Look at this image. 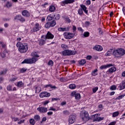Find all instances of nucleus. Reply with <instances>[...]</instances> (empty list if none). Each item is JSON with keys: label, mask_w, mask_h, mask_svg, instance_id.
<instances>
[{"label": "nucleus", "mask_w": 125, "mask_h": 125, "mask_svg": "<svg viewBox=\"0 0 125 125\" xmlns=\"http://www.w3.org/2000/svg\"><path fill=\"white\" fill-rule=\"evenodd\" d=\"M80 118L82 119L83 122H87V121L90 120V118L88 116V112L86 111L82 112L80 113Z\"/></svg>", "instance_id": "20e7f679"}, {"label": "nucleus", "mask_w": 125, "mask_h": 125, "mask_svg": "<svg viewBox=\"0 0 125 125\" xmlns=\"http://www.w3.org/2000/svg\"><path fill=\"white\" fill-rule=\"evenodd\" d=\"M63 36L65 39H66L67 40H71V39H73L74 38V36H76V33L65 32L63 33Z\"/></svg>", "instance_id": "39448f33"}, {"label": "nucleus", "mask_w": 125, "mask_h": 125, "mask_svg": "<svg viewBox=\"0 0 125 125\" xmlns=\"http://www.w3.org/2000/svg\"><path fill=\"white\" fill-rule=\"evenodd\" d=\"M119 88H120V90H123V89H125V80L122 81L120 85L118 86Z\"/></svg>", "instance_id": "4468645a"}, {"label": "nucleus", "mask_w": 125, "mask_h": 125, "mask_svg": "<svg viewBox=\"0 0 125 125\" xmlns=\"http://www.w3.org/2000/svg\"><path fill=\"white\" fill-rule=\"evenodd\" d=\"M113 54L115 58H121L125 54V50L123 48H119L114 51V49L109 50L105 54V56H111Z\"/></svg>", "instance_id": "f257e3e1"}, {"label": "nucleus", "mask_w": 125, "mask_h": 125, "mask_svg": "<svg viewBox=\"0 0 125 125\" xmlns=\"http://www.w3.org/2000/svg\"><path fill=\"white\" fill-rule=\"evenodd\" d=\"M37 110L40 113H46L47 112V108L44 107H39L37 108Z\"/></svg>", "instance_id": "ddd939ff"}, {"label": "nucleus", "mask_w": 125, "mask_h": 125, "mask_svg": "<svg viewBox=\"0 0 125 125\" xmlns=\"http://www.w3.org/2000/svg\"><path fill=\"white\" fill-rule=\"evenodd\" d=\"M32 64L31 62V59H25L21 62V64Z\"/></svg>", "instance_id": "aec40b11"}, {"label": "nucleus", "mask_w": 125, "mask_h": 125, "mask_svg": "<svg viewBox=\"0 0 125 125\" xmlns=\"http://www.w3.org/2000/svg\"><path fill=\"white\" fill-rule=\"evenodd\" d=\"M17 19L19 20V21H21V22H25V21H26L25 18L22 17L21 15L17 16Z\"/></svg>", "instance_id": "dca6fc26"}, {"label": "nucleus", "mask_w": 125, "mask_h": 125, "mask_svg": "<svg viewBox=\"0 0 125 125\" xmlns=\"http://www.w3.org/2000/svg\"><path fill=\"white\" fill-rule=\"evenodd\" d=\"M12 86L9 85L7 87V90H9V91H10V90H12Z\"/></svg>", "instance_id": "603ef678"}, {"label": "nucleus", "mask_w": 125, "mask_h": 125, "mask_svg": "<svg viewBox=\"0 0 125 125\" xmlns=\"http://www.w3.org/2000/svg\"><path fill=\"white\" fill-rule=\"evenodd\" d=\"M47 120V119L46 118V117H43L42 119V120L40 122V125H42V124H44V122H46Z\"/></svg>", "instance_id": "79ce46f5"}, {"label": "nucleus", "mask_w": 125, "mask_h": 125, "mask_svg": "<svg viewBox=\"0 0 125 125\" xmlns=\"http://www.w3.org/2000/svg\"><path fill=\"white\" fill-rule=\"evenodd\" d=\"M49 96H50V93L46 91H43L40 94V97H41V98H43V97H49Z\"/></svg>", "instance_id": "9d476101"}, {"label": "nucleus", "mask_w": 125, "mask_h": 125, "mask_svg": "<svg viewBox=\"0 0 125 125\" xmlns=\"http://www.w3.org/2000/svg\"><path fill=\"white\" fill-rule=\"evenodd\" d=\"M54 17H55L54 14H51L47 16V19L48 21H51V20H52Z\"/></svg>", "instance_id": "412c9836"}, {"label": "nucleus", "mask_w": 125, "mask_h": 125, "mask_svg": "<svg viewBox=\"0 0 125 125\" xmlns=\"http://www.w3.org/2000/svg\"><path fill=\"white\" fill-rule=\"evenodd\" d=\"M98 71V69H96L95 70H94L92 73L91 75L92 76H94V77H95V76H97V72Z\"/></svg>", "instance_id": "473e14b6"}, {"label": "nucleus", "mask_w": 125, "mask_h": 125, "mask_svg": "<svg viewBox=\"0 0 125 125\" xmlns=\"http://www.w3.org/2000/svg\"><path fill=\"white\" fill-rule=\"evenodd\" d=\"M85 63H86V61H85L84 59L82 60L79 62L80 65H84Z\"/></svg>", "instance_id": "e433bc0d"}, {"label": "nucleus", "mask_w": 125, "mask_h": 125, "mask_svg": "<svg viewBox=\"0 0 125 125\" xmlns=\"http://www.w3.org/2000/svg\"><path fill=\"white\" fill-rule=\"evenodd\" d=\"M104 120V117H101L99 116V119H98V122H100L101 121H103Z\"/></svg>", "instance_id": "4d7b16f0"}, {"label": "nucleus", "mask_w": 125, "mask_h": 125, "mask_svg": "<svg viewBox=\"0 0 125 125\" xmlns=\"http://www.w3.org/2000/svg\"><path fill=\"white\" fill-rule=\"evenodd\" d=\"M91 58H92V57H91V56H90V55L87 56L86 57V59H87V60H90Z\"/></svg>", "instance_id": "0e129e2a"}, {"label": "nucleus", "mask_w": 125, "mask_h": 125, "mask_svg": "<svg viewBox=\"0 0 125 125\" xmlns=\"http://www.w3.org/2000/svg\"><path fill=\"white\" fill-rule=\"evenodd\" d=\"M56 10V8L54 5H51L49 7V11L50 12H54Z\"/></svg>", "instance_id": "bb28decb"}, {"label": "nucleus", "mask_w": 125, "mask_h": 125, "mask_svg": "<svg viewBox=\"0 0 125 125\" xmlns=\"http://www.w3.org/2000/svg\"><path fill=\"white\" fill-rule=\"evenodd\" d=\"M22 15L26 18H30V16H31V13H30V12L28 10H24L22 12Z\"/></svg>", "instance_id": "6e6552de"}, {"label": "nucleus", "mask_w": 125, "mask_h": 125, "mask_svg": "<svg viewBox=\"0 0 125 125\" xmlns=\"http://www.w3.org/2000/svg\"><path fill=\"white\" fill-rule=\"evenodd\" d=\"M38 31H40V24L36 23L34 27L31 29V32L34 33L35 32H38Z\"/></svg>", "instance_id": "1a4fd4ad"}, {"label": "nucleus", "mask_w": 125, "mask_h": 125, "mask_svg": "<svg viewBox=\"0 0 125 125\" xmlns=\"http://www.w3.org/2000/svg\"><path fill=\"white\" fill-rule=\"evenodd\" d=\"M45 43V41L42 39H41L39 41L40 45H43Z\"/></svg>", "instance_id": "72a5a7b5"}, {"label": "nucleus", "mask_w": 125, "mask_h": 125, "mask_svg": "<svg viewBox=\"0 0 125 125\" xmlns=\"http://www.w3.org/2000/svg\"><path fill=\"white\" fill-rule=\"evenodd\" d=\"M110 90H116V89H117V86L113 85L111 86H110Z\"/></svg>", "instance_id": "49530a36"}, {"label": "nucleus", "mask_w": 125, "mask_h": 125, "mask_svg": "<svg viewBox=\"0 0 125 125\" xmlns=\"http://www.w3.org/2000/svg\"><path fill=\"white\" fill-rule=\"evenodd\" d=\"M75 121H76V116L73 115H70L68 121L69 124L72 125V124H74V123H75Z\"/></svg>", "instance_id": "9b49d317"}, {"label": "nucleus", "mask_w": 125, "mask_h": 125, "mask_svg": "<svg viewBox=\"0 0 125 125\" xmlns=\"http://www.w3.org/2000/svg\"><path fill=\"white\" fill-rule=\"evenodd\" d=\"M48 103H49V101H45L43 102V105H47Z\"/></svg>", "instance_id": "69168bd1"}, {"label": "nucleus", "mask_w": 125, "mask_h": 125, "mask_svg": "<svg viewBox=\"0 0 125 125\" xmlns=\"http://www.w3.org/2000/svg\"><path fill=\"white\" fill-rule=\"evenodd\" d=\"M17 46L21 53H25L28 50V44L27 43H22L18 42L17 43Z\"/></svg>", "instance_id": "f03ea898"}, {"label": "nucleus", "mask_w": 125, "mask_h": 125, "mask_svg": "<svg viewBox=\"0 0 125 125\" xmlns=\"http://www.w3.org/2000/svg\"><path fill=\"white\" fill-rule=\"evenodd\" d=\"M6 6L8 8H9V7H11V6H12V4L11 3V2L7 1V3H6Z\"/></svg>", "instance_id": "4c0bfd02"}, {"label": "nucleus", "mask_w": 125, "mask_h": 125, "mask_svg": "<svg viewBox=\"0 0 125 125\" xmlns=\"http://www.w3.org/2000/svg\"><path fill=\"white\" fill-rule=\"evenodd\" d=\"M91 3V2L90 1V0H87L86 1V4L87 5H90V4Z\"/></svg>", "instance_id": "5fc2aeb1"}, {"label": "nucleus", "mask_w": 125, "mask_h": 125, "mask_svg": "<svg viewBox=\"0 0 125 125\" xmlns=\"http://www.w3.org/2000/svg\"><path fill=\"white\" fill-rule=\"evenodd\" d=\"M6 54H8V51L5 50L2 53H1L0 55L2 58H4L6 56Z\"/></svg>", "instance_id": "5701e85b"}, {"label": "nucleus", "mask_w": 125, "mask_h": 125, "mask_svg": "<svg viewBox=\"0 0 125 125\" xmlns=\"http://www.w3.org/2000/svg\"><path fill=\"white\" fill-rule=\"evenodd\" d=\"M116 71H117V68L114 66L109 68L108 70L109 73H114V72H116Z\"/></svg>", "instance_id": "cd10ccee"}, {"label": "nucleus", "mask_w": 125, "mask_h": 125, "mask_svg": "<svg viewBox=\"0 0 125 125\" xmlns=\"http://www.w3.org/2000/svg\"><path fill=\"white\" fill-rule=\"evenodd\" d=\"M69 88H70L71 89H75V88H76V84H70L69 85Z\"/></svg>", "instance_id": "c03bdc74"}, {"label": "nucleus", "mask_w": 125, "mask_h": 125, "mask_svg": "<svg viewBox=\"0 0 125 125\" xmlns=\"http://www.w3.org/2000/svg\"><path fill=\"white\" fill-rule=\"evenodd\" d=\"M62 48H63V49H67V48H69V46L68 45L65 44H62L61 45Z\"/></svg>", "instance_id": "a19ab883"}, {"label": "nucleus", "mask_w": 125, "mask_h": 125, "mask_svg": "<svg viewBox=\"0 0 125 125\" xmlns=\"http://www.w3.org/2000/svg\"><path fill=\"white\" fill-rule=\"evenodd\" d=\"M58 30L59 31V32H65V31H69V28L67 27H60L58 29Z\"/></svg>", "instance_id": "4be33fe9"}, {"label": "nucleus", "mask_w": 125, "mask_h": 125, "mask_svg": "<svg viewBox=\"0 0 125 125\" xmlns=\"http://www.w3.org/2000/svg\"><path fill=\"white\" fill-rule=\"evenodd\" d=\"M29 123L31 125H35V124H36V121H35V119L31 118L29 120Z\"/></svg>", "instance_id": "7c9ffc66"}, {"label": "nucleus", "mask_w": 125, "mask_h": 125, "mask_svg": "<svg viewBox=\"0 0 125 125\" xmlns=\"http://www.w3.org/2000/svg\"><path fill=\"white\" fill-rule=\"evenodd\" d=\"M125 94L121 95L119 96L118 97H117L116 98V100H120V99H122L123 98V97H125Z\"/></svg>", "instance_id": "ea45409f"}, {"label": "nucleus", "mask_w": 125, "mask_h": 125, "mask_svg": "<svg viewBox=\"0 0 125 125\" xmlns=\"http://www.w3.org/2000/svg\"><path fill=\"white\" fill-rule=\"evenodd\" d=\"M112 66H114L113 64L109 63L106 65H102L100 67V69L101 70H103V69H107V68H109V67H112Z\"/></svg>", "instance_id": "2eb2a0df"}, {"label": "nucleus", "mask_w": 125, "mask_h": 125, "mask_svg": "<svg viewBox=\"0 0 125 125\" xmlns=\"http://www.w3.org/2000/svg\"><path fill=\"white\" fill-rule=\"evenodd\" d=\"M93 93H95L98 90V86L92 88Z\"/></svg>", "instance_id": "de8ad7c7"}, {"label": "nucleus", "mask_w": 125, "mask_h": 125, "mask_svg": "<svg viewBox=\"0 0 125 125\" xmlns=\"http://www.w3.org/2000/svg\"><path fill=\"white\" fill-rule=\"evenodd\" d=\"M48 65L49 66H53V61H52V60L49 61Z\"/></svg>", "instance_id": "864d4df0"}, {"label": "nucleus", "mask_w": 125, "mask_h": 125, "mask_svg": "<svg viewBox=\"0 0 125 125\" xmlns=\"http://www.w3.org/2000/svg\"><path fill=\"white\" fill-rule=\"evenodd\" d=\"M31 56L33 57H40V56L38 55V52H33L31 53Z\"/></svg>", "instance_id": "2f4dec72"}, {"label": "nucleus", "mask_w": 125, "mask_h": 125, "mask_svg": "<svg viewBox=\"0 0 125 125\" xmlns=\"http://www.w3.org/2000/svg\"><path fill=\"white\" fill-rule=\"evenodd\" d=\"M30 61L31 64H33V63H36L37 61H38V58L33 57L32 59H30Z\"/></svg>", "instance_id": "c85d7f7f"}, {"label": "nucleus", "mask_w": 125, "mask_h": 125, "mask_svg": "<svg viewBox=\"0 0 125 125\" xmlns=\"http://www.w3.org/2000/svg\"><path fill=\"white\" fill-rule=\"evenodd\" d=\"M62 54L63 56H71L77 54V51L72 50H65L62 52Z\"/></svg>", "instance_id": "7ed1b4c3"}, {"label": "nucleus", "mask_w": 125, "mask_h": 125, "mask_svg": "<svg viewBox=\"0 0 125 125\" xmlns=\"http://www.w3.org/2000/svg\"><path fill=\"white\" fill-rule=\"evenodd\" d=\"M54 15L56 20H59V19H60V15L59 14H55Z\"/></svg>", "instance_id": "58836bf2"}, {"label": "nucleus", "mask_w": 125, "mask_h": 125, "mask_svg": "<svg viewBox=\"0 0 125 125\" xmlns=\"http://www.w3.org/2000/svg\"><path fill=\"white\" fill-rule=\"evenodd\" d=\"M122 77H125V71H124L123 72H122Z\"/></svg>", "instance_id": "774afa93"}, {"label": "nucleus", "mask_w": 125, "mask_h": 125, "mask_svg": "<svg viewBox=\"0 0 125 125\" xmlns=\"http://www.w3.org/2000/svg\"><path fill=\"white\" fill-rule=\"evenodd\" d=\"M122 10L124 14L125 15V7H123Z\"/></svg>", "instance_id": "338daca9"}, {"label": "nucleus", "mask_w": 125, "mask_h": 125, "mask_svg": "<svg viewBox=\"0 0 125 125\" xmlns=\"http://www.w3.org/2000/svg\"><path fill=\"white\" fill-rule=\"evenodd\" d=\"M49 111H56V109H55L52 107H50V109H49Z\"/></svg>", "instance_id": "680f3d73"}, {"label": "nucleus", "mask_w": 125, "mask_h": 125, "mask_svg": "<svg viewBox=\"0 0 125 125\" xmlns=\"http://www.w3.org/2000/svg\"><path fill=\"white\" fill-rule=\"evenodd\" d=\"M7 72V70L4 69L3 71H1L0 72V75H4V74H6Z\"/></svg>", "instance_id": "8fccbe9b"}, {"label": "nucleus", "mask_w": 125, "mask_h": 125, "mask_svg": "<svg viewBox=\"0 0 125 125\" xmlns=\"http://www.w3.org/2000/svg\"><path fill=\"white\" fill-rule=\"evenodd\" d=\"M99 118V114H96L92 116V118L93 119V122H98V119Z\"/></svg>", "instance_id": "a211bd4d"}, {"label": "nucleus", "mask_w": 125, "mask_h": 125, "mask_svg": "<svg viewBox=\"0 0 125 125\" xmlns=\"http://www.w3.org/2000/svg\"><path fill=\"white\" fill-rule=\"evenodd\" d=\"M17 86L18 87H24V83L22 81H20L17 83Z\"/></svg>", "instance_id": "a878e982"}, {"label": "nucleus", "mask_w": 125, "mask_h": 125, "mask_svg": "<svg viewBox=\"0 0 125 125\" xmlns=\"http://www.w3.org/2000/svg\"><path fill=\"white\" fill-rule=\"evenodd\" d=\"M85 25L86 26H89V25H90V22L87 21L85 22Z\"/></svg>", "instance_id": "052dcab7"}, {"label": "nucleus", "mask_w": 125, "mask_h": 125, "mask_svg": "<svg viewBox=\"0 0 125 125\" xmlns=\"http://www.w3.org/2000/svg\"><path fill=\"white\" fill-rule=\"evenodd\" d=\"M77 94V92L73 91L71 93V96H76V94Z\"/></svg>", "instance_id": "13d9d810"}, {"label": "nucleus", "mask_w": 125, "mask_h": 125, "mask_svg": "<svg viewBox=\"0 0 125 125\" xmlns=\"http://www.w3.org/2000/svg\"><path fill=\"white\" fill-rule=\"evenodd\" d=\"M117 123V122H116L115 121L114 122H112L111 123H110L109 124H108V125H116V124Z\"/></svg>", "instance_id": "e2e57ef3"}, {"label": "nucleus", "mask_w": 125, "mask_h": 125, "mask_svg": "<svg viewBox=\"0 0 125 125\" xmlns=\"http://www.w3.org/2000/svg\"><path fill=\"white\" fill-rule=\"evenodd\" d=\"M83 36L84 37V38H88V37H89V32H84Z\"/></svg>", "instance_id": "a18cd8bd"}, {"label": "nucleus", "mask_w": 125, "mask_h": 125, "mask_svg": "<svg viewBox=\"0 0 125 125\" xmlns=\"http://www.w3.org/2000/svg\"><path fill=\"white\" fill-rule=\"evenodd\" d=\"M81 8L82 9L83 11L85 13H86V14H87V12L88 11L86 10V7L85 6V5H83V4H82L80 5Z\"/></svg>", "instance_id": "b1692460"}, {"label": "nucleus", "mask_w": 125, "mask_h": 125, "mask_svg": "<svg viewBox=\"0 0 125 125\" xmlns=\"http://www.w3.org/2000/svg\"><path fill=\"white\" fill-rule=\"evenodd\" d=\"M56 25V21L55 20H53L50 22H47L45 24V27L46 29H49L50 27H54Z\"/></svg>", "instance_id": "423d86ee"}, {"label": "nucleus", "mask_w": 125, "mask_h": 125, "mask_svg": "<svg viewBox=\"0 0 125 125\" xmlns=\"http://www.w3.org/2000/svg\"><path fill=\"white\" fill-rule=\"evenodd\" d=\"M75 99L77 100H79V99H81V94L79 93H76V94L75 96Z\"/></svg>", "instance_id": "c9c22d12"}, {"label": "nucleus", "mask_w": 125, "mask_h": 125, "mask_svg": "<svg viewBox=\"0 0 125 125\" xmlns=\"http://www.w3.org/2000/svg\"><path fill=\"white\" fill-rule=\"evenodd\" d=\"M78 30L79 31H80V32H82V33H83V32H84L83 29V28L82 27H79L78 28Z\"/></svg>", "instance_id": "6e6d98bb"}, {"label": "nucleus", "mask_w": 125, "mask_h": 125, "mask_svg": "<svg viewBox=\"0 0 125 125\" xmlns=\"http://www.w3.org/2000/svg\"><path fill=\"white\" fill-rule=\"evenodd\" d=\"M119 115H120V112L119 111H116L113 113L112 118H116V117H118Z\"/></svg>", "instance_id": "c756f323"}, {"label": "nucleus", "mask_w": 125, "mask_h": 125, "mask_svg": "<svg viewBox=\"0 0 125 125\" xmlns=\"http://www.w3.org/2000/svg\"><path fill=\"white\" fill-rule=\"evenodd\" d=\"M42 39H44L45 40H53L54 38V35L50 33V32L48 31L45 37L44 36H42Z\"/></svg>", "instance_id": "0eeeda50"}, {"label": "nucleus", "mask_w": 125, "mask_h": 125, "mask_svg": "<svg viewBox=\"0 0 125 125\" xmlns=\"http://www.w3.org/2000/svg\"><path fill=\"white\" fill-rule=\"evenodd\" d=\"M27 71V69L26 68H21L20 70V73H25Z\"/></svg>", "instance_id": "3c124183"}, {"label": "nucleus", "mask_w": 125, "mask_h": 125, "mask_svg": "<svg viewBox=\"0 0 125 125\" xmlns=\"http://www.w3.org/2000/svg\"><path fill=\"white\" fill-rule=\"evenodd\" d=\"M83 9H81V8L79 9L78 14H79V15L82 16V15H83Z\"/></svg>", "instance_id": "37998d69"}, {"label": "nucleus", "mask_w": 125, "mask_h": 125, "mask_svg": "<svg viewBox=\"0 0 125 125\" xmlns=\"http://www.w3.org/2000/svg\"><path fill=\"white\" fill-rule=\"evenodd\" d=\"M34 120L35 122H40L41 121V116L39 115H35L34 116Z\"/></svg>", "instance_id": "393cba45"}, {"label": "nucleus", "mask_w": 125, "mask_h": 125, "mask_svg": "<svg viewBox=\"0 0 125 125\" xmlns=\"http://www.w3.org/2000/svg\"><path fill=\"white\" fill-rule=\"evenodd\" d=\"M44 88H52L53 89H55V88H57V87H56L55 86L52 85V84H48L45 85L44 86Z\"/></svg>", "instance_id": "6ab92c4d"}, {"label": "nucleus", "mask_w": 125, "mask_h": 125, "mask_svg": "<svg viewBox=\"0 0 125 125\" xmlns=\"http://www.w3.org/2000/svg\"><path fill=\"white\" fill-rule=\"evenodd\" d=\"M93 49H94V50H97V51H102V50L103 49V48L100 45H97L94 46Z\"/></svg>", "instance_id": "f3484780"}, {"label": "nucleus", "mask_w": 125, "mask_h": 125, "mask_svg": "<svg viewBox=\"0 0 125 125\" xmlns=\"http://www.w3.org/2000/svg\"><path fill=\"white\" fill-rule=\"evenodd\" d=\"M42 91V88L41 87L37 86L36 87V93H40Z\"/></svg>", "instance_id": "f704fd0d"}, {"label": "nucleus", "mask_w": 125, "mask_h": 125, "mask_svg": "<svg viewBox=\"0 0 125 125\" xmlns=\"http://www.w3.org/2000/svg\"><path fill=\"white\" fill-rule=\"evenodd\" d=\"M75 2V0H65L61 2V4L62 6H64L65 4H68V3H73Z\"/></svg>", "instance_id": "f8f14e48"}, {"label": "nucleus", "mask_w": 125, "mask_h": 125, "mask_svg": "<svg viewBox=\"0 0 125 125\" xmlns=\"http://www.w3.org/2000/svg\"><path fill=\"white\" fill-rule=\"evenodd\" d=\"M73 33L74 34H76V31H77V27L75 25H73L72 26Z\"/></svg>", "instance_id": "09e8293b"}, {"label": "nucleus", "mask_w": 125, "mask_h": 125, "mask_svg": "<svg viewBox=\"0 0 125 125\" xmlns=\"http://www.w3.org/2000/svg\"><path fill=\"white\" fill-rule=\"evenodd\" d=\"M0 44L1 45L2 47H3V48H5L6 45H5V44H3V42H0Z\"/></svg>", "instance_id": "bf43d9fd"}]
</instances>
